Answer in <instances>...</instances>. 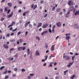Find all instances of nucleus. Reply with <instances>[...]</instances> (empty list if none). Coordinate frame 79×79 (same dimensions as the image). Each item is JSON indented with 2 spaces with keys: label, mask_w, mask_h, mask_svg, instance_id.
Returning a JSON list of instances; mask_svg holds the SVG:
<instances>
[{
  "label": "nucleus",
  "mask_w": 79,
  "mask_h": 79,
  "mask_svg": "<svg viewBox=\"0 0 79 79\" xmlns=\"http://www.w3.org/2000/svg\"><path fill=\"white\" fill-rule=\"evenodd\" d=\"M69 8L70 11H69L66 14V17H68V16H67V15H69V14L70 13V11H72V10H73V12L74 13V12H75V11H76V9H75V8H74V7L73 6H71Z\"/></svg>",
  "instance_id": "nucleus-1"
},
{
  "label": "nucleus",
  "mask_w": 79,
  "mask_h": 79,
  "mask_svg": "<svg viewBox=\"0 0 79 79\" xmlns=\"http://www.w3.org/2000/svg\"><path fill=\"white\" fill-rule=\"evenodd\" d=\"M65 55V53L64 54V56H63V58H66V60H69V59H70V58L69 57V56H65L64 55Z\"/></svg>",
  "instance_id": "nucleus-2"
},
{
  "label": "nucleus",
  "mask_w": 79,
  "mask_h": 79,
  "mask_svg": "<svg viewBox=\"0 0 79 79\" xmlns=\"http://www.w3.org/2000/svg\"><path fill=\"white\" fill-rule=\"evenodd\" d=\"M13 12H11V14H10L7 16L8 18H11V17H12L13 16Z\"/></svg>",
  "instance_id": "nucleus-3"
},
{
  "label": "nucleus",
  "mask_w": 79,
  "mask_h": 79,
  "mask_svg": "<svg viewBox=\"0 0 79 79\" xmlns=\"http://www.w3.org/2000/svg\"><path fill=\"white\" fill-rule=\"evenodd\" d=\"M37 6L36 5H35V6L34 7V4H32L31 6V8H33V10H34L37 8Z\"/></svg>",
  "instance_id": "nucleus-4"
},
{
  "label": "nucleus",
  "mask_w": 79,
  "mask_h": 79,
  "mask_svg": "<svg viewBox=\"0 0 79 79\" xmlns=\"http://www.w3.org/2000/svg\"><path fill=\"white\" fill-rule=\"evenodd\" d=\"M68 4H69V6H71V5H73V2L72 1L70 0L69 1Z\"/></svg>",
  "instance_id": "nucleus-5"
},
{
  "label": "nucleus",
  "mask_w": 79,
  "mask_h": 79,
  "mask_svg": "<svg viewBox=\"0 0 79 79\" xmlns=\"http://www.w3.org/2000/svg\"><path fill=\"white\" fill-rule=\"evenodd\" d=\"M55 45H52V47L51 48V50L52 51H54V50H55Z\"/></svg>",
  "instance_id": "nucleus-6"
},
{
  "label": "nucleus",
  "mask_w": 79,
  "mask_h": 79,
  "mask_svg": "<svg viewBox=\"0 0 79 79\" xmlns=\"http://www.w3.org/2000/svg\"><path fill=\"white\" fill-rule=\"evenodd\" d=\"M74 62H72V63H70L69 64L67 65L68 68H69L72 65H73V64Z\"/></svg>",
  "instance_id": "nucleus-7"
},
{
  "label": "nucleus",
  "mask_w": 79,
  "mask_h": 79,
  "mask_svg": "<svg viewBox=\"0 0 79 79\" xmlns=\"http://www.w3.org/2000/svg\"><path fill=\"white\" fill-rule=\"evenodd\" d=\"M15 24V22H13L12 23V24L11 25H9L8 27L9 28L10 27H11V26H13V24Z\"/></svg>",
  "instance_id": "nucleus-8"
},
{
  "label": "nucleus",
  "mask_w": 79,
  "mask_h": 79,
  "mask_svg": "<svg viewBox=\"0 0 79 79\" xmlns=\"http://www.w3.org/2000/svg\"><path fill=\"white\" fill-rule=\"evenodd\" d=\"M79 15V10L78 11H77L75 13V15Z\"/></svg>",
  "instance_id": "nucleus-9"
},
{
  "label": "nucleus",
  "mask_w": 79,
  "mask_h": 79,
  "mask_svg": "<svg viewBox=\"0 0 79 79\" xmlns=\"http://www.w3.org/2000/svg\"><path fill=\"white\" fill-rule=\"evenodd\" d=\"M48 26V24H44L43 25L42 27L43 28H45V27H47V26Z\"/></svg>",
  "instance_id": "nucleus-10"
},
{
  "label": "nucleus",
  "mask_w": 79,
  "mask_h": 79,
  "mask_svg": "<svg viewBox=\"0 0 79 79\" xmlns=\"http://www.w3.org/2000/svg\"><path fill=\"white\" fill-rule=\"evenodd\" d=\"M3 46L5 48H8V46L7 44H4Z\"/></svg>",
  "instance_id": "nucleus-11"
},
{
  "label": "nucleus",
  "mask_w": 79,
  "mask_h": 79,
  "mask_svg": "<svg viewBox=\"0 0 79 79\" xmlns=\"http://www.w3.org/2000/svg\"><path fill=\"white\" fill-rule=\"evenodd\" d=\"M56 25L58 27H60L61 26V23H60V22H59L56 23Z\"/></svg>",
  "instance_id": "nucleus-12"
},
{
  "label": "nucleus",
  "mask_w": 79,
  "mask_h": 79,
  "mask_svg": "<svg viewBox=\"0 0 79 79\" xmlns=\"http://www.w3.org/2000/svg\"><path fill=\"white\" fill-rule=\"evenodd\" d=\"M39 25L37 26V28H39V27H40L42 26V23H38Z\"/></svg>",
  "instance_id": "nucleus-13"
},
{
  "label": "nucleus",
  "mask_w": 79,
  "mask_h": 79,
  "mask_svg": "<svg viewBox=\"0 0 79 79\" xmlns=\"http://www.w3.org/2000/svg\"><path fill=\"white\" fill-rule=\"evenodd\" d=\"M28 24H30V22H27V23H26L25 25V27H26L27 26V25H28Z\"/></svg>",
  "instance_id": "nucleus-14"
},
{
  "label": "nucleus",
  "mask_w": 79,
  "mask_h": 79,
  "mask_svg": "<svg viewBox=\"0 0 79 79\" xmlns=\"http://www.w3.org/2000/svg\"><path fill=\"white\" fill-rule=\"evenodd\" d=\"M47 31H44L42 33L41 35H44V34H45V33H47Z\"/></svg>",
  "instance_id": "nucleus-15"
},
{
  "label": "nucleus",
  "mask_w": 79,
  "mask_h": 79,
  "mask_svg": "<svg viewBox=\"0 0 79 79\" xmlns=\"http://www.w3.org/2000/svg\"><path fill=\"white\" fill-rule=\"evenodd\" d=\"M52 64H53V62H51L50 63V65L48 66L49 68H50V67H52L53 65H52Z\"/></svg>",
  "instance_id": "nucleus-16"
},
{
  "label": "nucleus",
  "mask_w": 79,
  "mask_h": 79,
  "mask_svg": "<svg viewBox=\"0 0 79 79\" xmlns=\"http://www.w3.org/2000/svg\"><path fill=\"white\" fill-rule=\"evenodd\" d=\"M22 49H23V47H19L18 48V50H22Z\"/></svg>",
  "instance_id": "nucleus-17"
},
{
  "label": "nucleus",
  "mask_w": 79,
  "mask_h": 79,
  "mask_svg": "<svg viewBox=\"0 0 79 79\" xmlns=\"http://www.w3.org/2000/svg\"><path fill=\"white\" fill-rule=\"evenodd\" d=\"M75 26L77 29H78L79 28V27L78 26V25H77V24H75Z\"/></svg>",
  "instance_id": "nucleus-18"
},
{
  "label": "nucleus",
  "mask_w": 79,
  "mask_h": 79,
  "mask_svg": "<svg viewBox=\"0 0 79 79\" xmlns=\"http://www.w3.org/2000/svg\"><path fill=\"white\" fill-rule=\"evenodd\" d=\"M28 12H29V11H27V12H25L24 13H23V16H26V13H28Z\"/></svg>",
  "instance_id": "nucleus-19"
},
{
  "label": "nucleus",
  "mask_w": 79,
  "mask_h": 79,
  "mask_svg": "<svg viewBox=\"0 0 79 79\" xmlns=\"http://www.w3.org/2000/svg\"><path fill=\"white\" fill-rule=\"evenodd\" d=\"M8 6H10V7H11V6H12V4H11V3H8Z\"/></svg>",
  "instance_id": "nucleus-20"
},
{
  "label": "nucleus",
  "mask_w": 79,
  "mask_h": 79,
  "mask_svg": "<svg viewBox=\"0 0 79 79\" xmlns=\"http://www.w3.org/2000/svg\"><path fill=\"white\" fill-rule=\"evenodd\" d=\"M70 39V37L69 36H67L66 37V40H69Z\"/></svg>",
  "instance_id": "nucleus-21"
},
{
  "label": "nucleus",
  "mask_w": 79,
  "mask_h": 79,
  "mask_svg": "<svg viewBox=\"0 0 79 79\" xmlns=\"http://www.w3.org/2000/svg\"><path fill=\"white\" fill-rule=\"evenodd\" d=\"M4 68H5V66H3L0 68V70H2V69H4Z\"/></svg>",
  "instance_id": "nucleus-22"
},
{
  "label": "nucleus",
  "mask_w": 79,
  "mask_h": 79,
  "mask_svg": "<svg viewBox=\"0 0 79 79\" xmlns=\"http://www.w3.org/2000/svg\"><path fill=\"white\" fill-rule=\"evenodd\" d=\"M74 77H75V75H73L72 77H71L70 79H74Z\"/></svg>",
  "instance_id": "nucleus-23"
},
{
  "label": "nucleus",
  "mask_w": 79,
  "mask_h": 79,
  "mask_svg": "<svg viewBox=\"0 0 79 79\" xmlns=\"http://www.w3.org/2000/svg\"><path fill=\"white\" fill-rule=\"evenodd\" d=\"M36 55H39V52H38V51H36Z\"/></svg>",
  "instance_id": "nucleus-24"
},
{
  "label": "nucleus",
  "mask_w": 79,
  "mask_h": 79,
  "mask_svg": "<svg viewBox=\"0 0 79 79\" xmlns=\"http://www.w3.org/2000/svg\"><path fill=\"white\" fill-rule=\"evenodd\" d=\"M36 39H37L38 40H40V38L38 36H36Z\"/></svg>",
  "instance_id": "nucleus-25"
},
{
  "label": "nucleus",
  "mask_w": 79,
  "mask_h": 79,
  "mask_svg": "<svg viewBox=\"0 0 79 79\" xmlns=\"http://www.w3.org/2000/svg\"><path fill=\"white\" fill-rule=\"evenodd\" d=\"M60 10L61 9L60 8L57 9L56 10V11L57 12H59V11H60Z\"/></svg>",
  "instance_id": "nucleus-26"
},
{
  "label": "nucleus",
  "mask_w": 79,
  "mask_h": 79,
  "mask_svg": "<svg viewBox=\"0 0 79 79\" xmlns=\"http://www.w3.org/2000/svg\"><path fill=\"white\" fill-rule=\"evenodd\" d=\"M27 52H28L27 55H29V53H30V52H29V49H27Z\"/></svg>",
  "instance_id": "nucleus-27"
},
{
  "label": "nucleus",
  "mask_w": 79,
  "mask_h": 79,
  "mask_svg": "<svg viewBox=\"0 0 79 79\" xmlns=\"http://www.w3.org/2000/svg\"><path fill=\"white\" fill-rule=\"evenodd\" d=\"M21 31H19L18 32L17 34L18 35H20V34H21Z\"/></svg>",
  "instance_id": "nucleus-28"
},
{
  "label": "nucleus",
  "mask_w": 79,
  "mask_h": 79,
  "mask_svg": "<svg viewBox=\"0 0 79 79\" xmlns=\"http://www.w3.org/2000/svg\"><path fill=\"white\" fill-rule=\"evenodd\" d=\"M68 70H66V71H64V75H66V73H67V72H68Z\"/></svg>",
  "instance_id": "nucleus-29"
},
{
  "label": "nucleus",
  "mask_w": 79,
  "mask_h": 79,
  "mask_svg": "<svg viewBox=\"0 0 79 79\" xmlns=\"http://www.w3.org/2000/svg\"><path fill=\"white\" fill-rule=\"evenodd\" d=\"M10 42H15V40H10Z\"/></svg>",
  "instance_id": "nucleus-30"
},
{
  "label": "nucleus",
  "mask_w": 79,
  "mask_h": 79,
  "mask_svg": "<svg viewBox=\"0 0 79 79\" xmlns=\"http://www.w3.org/2000/svg\"><path fill=\"white\" fill-rule=\"evenodd\" d=\"M18 70L17 68H15L14 69V70L15 71H17V70Z\"/></svg>",
  "instance_id": "nucleus-31"
},
{
  "label": "nucleus",
  "mask_w": 79,
  "mask_h": 79,
  "mask_svg": "<svg viewBox=\"0 0 79 79\" xmlns=\"http://www.w3.org/2000/svg\"><path fill=\"white\" fill-rule=\"evenodd\" d=\"M6 37H10V34H7L6 35Z\"/></svg>",
  "instance_id": "nucleus-32"
},
{
  "label": "nucleus",
  "mask_w": 79,
  "mask_h": 79,
  "mask_svg": "<svg viewBox=\"0 0 79 79\" xmlns=\"http://www.w3.org/2000/svg\"><path fill=\"white\" fill-rule=\"evenodd\" d=\"M49 32H50V33H51V32H52V30H51V29H49Z\"/></svg>",
  "instance_id": "nucleus-33"
},
{
  "label": "nucleus",
  "mask_w": 79,
  "mask_h": 79,
  "mask_svg": "<svg viewBox=\"0 0 79 79\" xmlns=\"http://www.w3.org/2000/svg\"><path fill=\"white\" fill-rule=\"evenodd\" d=\"M28 33V32L27 31H26L25 32V36H27V34Z\"/></svg>",
  "instance_id": "nucleus-34"
},
{
  "label": "nucleus",
  "mask_w": 79,
  "mask_h": 79,
  "mask_svg": "<svg viewBox=\"0 0 79 79\" xmlns=\"http://www.w3.org/2000/svg\"><path fill=\"white\" fill-rule=\"evenodd\" d=\"M23 40L22 39H20V42H23Z\"/></svg>",
  "instance_id": "nucleus-35"
},
{
  "label": "nucleus",
  "mask_w": 79,
  "mask_h": 79,
  "mask_svg": "<svg viewBox=\"0 0 79 79\" xmlns=\"http://www.w3.org/2000/svg\"><path fill=\"white\" fill-rule=\"evenodd\" d=\"M10 11L11 10H9L7 12V14H9V13H10Z\"/></svg>",
  "instance_id": "nucleus-36"
},
{
  "label": "nucleus",
  "mask_w": 79,
  "mask_h": 79,
  "mask_svg": "<svg viewBox=\"0 0 79 79\" xmlns=\"http://www.w3.org/2000/svg\"><path fill=\"white\" fill-rule=\"evenodd\" d=\"M4 19H5V18H2L1 19V21H3V20H4Z\"/></svg>",
  "instance_id": "nucleus-37"
},
{
  "label": "nucleus",
  "mask_w": 79,
  "mask_h": 79,
  "mask_svg": "<svg viewBox=\"0 0 79 79\" xmlns=\"http://www.w3.org/2000/svg\"><path fill=\"white\" fill-rule=\"evenodd\" d=\"M45 60H46L47 59V58H48V56H45Z\"/></svg>",
  "instance_id": "nucleus-38"
},
{
  "label": "nucleus",
  "mask_w": 79,
  "mask_h": 79,
  "mask_svg": "<svg viewBox=\"0 0 79 79\" xmlns=\"http://www.w3.org/2000/svg\"><path fill=\"white\" fill-rule=\"evenodd\" d=\"M17 30V28H16L14 30H13L12 31L13 32H15V31H16Z\"/></svg>",
  "instance_id": "nucleus-39"
},
{
  "label": "nucleus",
  "mask_w": 79,
  "mask_h": 79,
  "mask_svg": "<svg viewBox=\"0 0 79 79\" xmlns=\"http://www.w3.org/2000/svg\"><path fill=\"white\" fill-rule=\"evenodd\" d=\"M74 58H75V57L74 56H73L72 57V60H73V61L74 60Z\"/></svg>",
  "instance_id": "nucleus-40"
},
{
  "label": "nucleus",
  "mask_w": 79,
  "mask_h": 79,
  "mask_svg": "<svg viewBox=\"0 0 79 79\" xmlns=\"http://www.w3.org/2000/svg\"><path fill=\"white\" fill-rule=\"evenodd\" d=\"M55 9V7H53V8L52 9V11H54Z\"/></svg>",
  "instance_id": "nucleus-41"
},
{
  "label": "nucleus",
  "mask_w": 79,
  "mask_h": 79,
  "mask_svg": "<svg viewBox=\"0 0 79 79\" xmlns=\"http://www.w3.org/2000/svg\"><path fill=\"white\" fill-rule=\"evenodd\" d=\"M8 76H6L5 79H8Z\"/></svg>",
  "instance_id": "nucleus-42"
},
{
  "label": "nucleus",
  "mask_w": 79,
  "mask_h": 79,
  "mask_svg": "<svg viewBox=\"0 0 79 79\" xmlns=\"http://www.w3.org/2000/svg\"><path fill=\"white\" fill-rule=\"evenodd\" d=\"M5 2V0H2L1 1V3H3V2Z\"/></svg>",
  "instance_id": "nucleus-43"
},
{
  "label": "nucleus",
  "mask_w": 79,
  "mask_h": 79,
  "mask_svg": "<svg viewBox=\"0 0 79 79\" xmlns=\"http://www.w3.org/2000/svg\"><path fill=\"white\" fill-rule=\"evenodd\" d=\"M71 35V34H70V33H69V34H66L65 35L67 36V35Z\"/></svg>",
  "instance_id": "nucleus-44"
},
{
  "label": "nucleus",
  "mask_w": 79,
  "mask_h": 79,
  "mask_svg": "<svg viewBox=\"0 0 79 79\" xmlns=\"http://www.w3.org/2000/svg\"><path fill=\"white\" fill-rule=\"evenodd\" d=\"M25 48H25V47H23L22 50H24Z\"/></svg>",
  "instance_id": "nucleus-45"
},
{
  "label": "nucleus",
  "mask_w": 79,
  "mask_h": 79,
  "mask_svg": "<svg viewBox=\"0 0 79 79\" xmlns=\"http://www.w3.org/2000/svg\"><path fill=\"white\" fill-rule=\"evenodd\" d=\"M15 50V48H11L10 49V51H12V50Z\"/></svg>",
  "instance_id": "nucleus-46"
},
{
  "label": "nucleus",
  "mask_w": 79,
  "mask_h": 79,
  "mask_svg": "<svg viewBox=\"0 0 79 79\" xmlns=\"http://www.w3.org/2000/svg\"><path fill=\"white\" fill-rule=\"evenodd\" d=\"M22 2L21 1H19V4H22Z\"/></svg>",
  "instance_id": "nucleus-47"
},
{
  "label": "nucleus",
  "mask_w": 79,
  "mask_h": 79,
  "mask_svg": "<svg viewBox=\"0 0 79 79\" xmlns=\"http://www.w3.org/2000/svg\"><path fill=\"white\" fill-rule=\"evenodd\" d=\"M5 10L6 11H7V8L6 7L5 8Z\"/></svg>",
  "instance_id": "nucleus-48"
},
{
  "label": "nucleus",
  "mask_w": 79,
  "mask_h": 79,
  "mask_svg": "<svg viewBox=\"0 0 79 79\" xmlns=\"http://www.w3.org/2000/svg\"><path fill=\"white\" fill-rule=\"evenodd\" d=\"M2 35H1L0 36V39H2Z\"/></svg>",
  "instance_id": "nucleus-49"
},
{
  "label": "nucleus",
  "mask_w": 79,
  "mask_h": 79,
  "mask_svg": "<svg viewBox=\"0 0 79 79\" xmlns=\"http://www.w3.org/2000/svg\"><path fill=\"white\" fill-rule=\"evenodd\" d=\"M55 25H54L52 27V29H55Z\"/></svg>",
  "instance_id": "nucleus-50"
},
{
  "label": "nucleus",
  "mask_w": 79,
  "mask_h": 79,
  "mask_svg": "<svg viewBox=\"0 0 79 79\" xmlns=\"http://www.w3.org/2000/svg\"><path fill=\"white\" fill-rule=\"evenodd\" d=\"M34 74H30V76H34Z\"/></svg>",
  "instance_id": "nucleus-51"
},
{
  "label": "nucleus",
  "mask_w": 79,
  "mask_h": 79,
  "mask_svg": "<svg viewBox=\"0 0 79 79\" xmlns=\"http://www.w3.org/2000/svg\"><path fill=\"white\" fill-rule=\"evenodd\" d=\"M48 52H49V51H48V50H47L46 52V53H48Z\"/></svg>",
  "instance_id": "nucleus-52"
},
{
  "label": "nucleus",
  "mask_w": 79,
  "mask_h": 79,
  "mask_svg": "<svg viewBox=\"0 0 79 79\" xmlns=\"http://www.w3.org/2000/svg\"><path fill=\"white\" fill-rule=\"evenodd\" d=\"M58 37H59V36H58L56 38V40H57V39H58Z\"/></svg>",
  "instance_id": "nucleus-53"
},
{
  "label": "nucleus",
  "mask_w": 79,
  "mask_h": 79,
  "mask_svg": "<svg viewBox=\"0 0 79 79\" xmlns=\"http://www.w3.org/2000/svg\"><path fill=\"white\" fill-rule=\"evenodd\" d=\"M29 26L30 27H32V25L30 24L29 25Z\"/></svg>",
  "instance_id": "nucleus-54"
},
{
  "label": "nucleus",
  "mask_w": 79,
  "mask_h": 79,
  "mask_svg": "<svg viewBox=\"0 0 79 79\" xmlns=\"http://www.w3.org/2000/svg\"><path fill=\"white\" fill-rule=\"evenodd\" d=\"M47 14H46L44 17V18H46V17H47Z\"/></svg>",
  "instance_id": "nucleus-55"
},
{
  "label": "nucleus",
  "mask_w": 79,
  "mask_h": 79,
  "mask_svg": "<svg viewBox=\"0 0 79 79\" xmlns=\"http://www.w3.org/2000/svg\"><path fill=\"white\" fill-rule=\"evenodd\" d=\"M10 31H12V30H13V28L11 27V28L10 29Z\"/></svg>",
  "instance_id": "nucleus-56"
},
{
  "label": "nucleus",
  "mask_w": 79,
  "mask_h": 79,
  "mask_svg": "<svg viewBox=\"0 0 79 79\" xmlns=\"http://www.w3.org/2000/svg\"><path fill=\"white\" fill-rule=\"evenodd\" d=\"M56 79H59L58 77H56Z\"/></svg>",
  "instance_id": "nucleus-57"
},
{
  "label": "nucleus",
  "mask_w": 79,
  "mask_h": 79,
  "mask_svg": "<svg viewBox=\"0 0 79 79\" xmlns=\"http://www.w3.org/2000/svg\"><path fill=\"white\" fill-rule=\"evenodd\" d=\"M22 72H23V71H25V70L24 69H22Z\"/></svg>",
  "instance_id": "nucleus-58"
},
{
  "label": "nucleus",
  "mask_w": 79,
  "mask_h": 79,
  "mask_svg": "<svg viewBox=\"0 0 79 79\" xmlns=\"http://www.w3.org/2000/svg\"><path fill=\"white\" fill-rule=\"evenodd\" d=\"M17 44L18 45H19V41H18L17 42Z\"/></svg>",
  "instance_id": "nucleus-59"
},
{
  "label": "nucleus",
  "mask_w": 79,
  "mask_h": 79,
  "mask_svg": "<svg viewBox=\"0 0 79 79\" xmlns=\"http://www.w3.org/2000/svg\"><path fill=\"white\" fill-rule=\"evenodd\" d=\"M45 47H46V48H48V46H47V45H46V46H45Z\"/></svg>",
  "instance_id": "nucleus-60"
},
{
  "label": "nucleus",
  "mask_w": 79,
  "mask_h": 79,
  "mask_svg": "<svg viewBox=\"0 0 79 79\" xmlns=\"http://www.w3.org/2000/svg\"><path fill=\"white\" fill-rule=\"evenodd\" d=\"M13 35H14V33H12L11 34V36Z\"/></svg>",
  "instance_id": "nucleus-61"
},
{
  "label": "nucleus",
  "mask_w": 79,
  "mask_h": 79,
  "mask_svg": "<svg viewBox=\"0 0 79 79\" xmlns=\"http://www.w3.org/2000/svg\"><path fill=\"white\" fill-rule=\"evenodd\" d=\"M46 65H47V64H46V63H44V66H46Z\"/></svg>",
  "instance_id": "nucleus-62"
},
{
  "label": "nucleus",
  "mask_w": 79,
  "mask_h": 79,
  "mask_svg": "<svg viewBox=\"0 0 79 79\" xmlns=\"http://www.w3.org/2000/svg\"><path fill=\"white\" fill-rule=\"evenodd\" d=\"M0 11H3V9H0Z\"/></svg>",
  "instance_id": "nucleus-63"
},
{
  "label": "nucleus",
  "mask_w": 79,
  "mask_h": 79,
  "mask_svg": "<svg viewBox=\"0 0 79 79\" xmlns=\"http://www.w3.org/2000/svg\"><path fill=\"white\" fill-rule=\"evenodd\" d=\"M54 29H52V33H53L54 32Z\"/></svg>",
  "instance_id": "nucleus-64"
}]
</instances>
